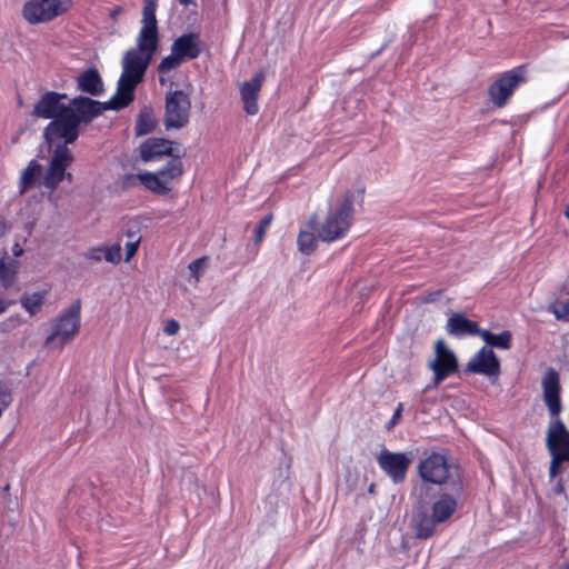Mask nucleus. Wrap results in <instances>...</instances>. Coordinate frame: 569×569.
Returning <instances> with one entry per match:
<instances>
[{"label": "nucleus", "instance_id": "4c0bfd02", "mask_svg": "<svg viewBox=\"0 0 569 569\" xmlns=\"http://www.w3.org/2000/svg\"><path fill=\"white\" fill-rule=\"evenodd\" d=\"M12 402V395L10 389L3 385L0 383V409L3 411L11 405Z\"/></svg>", "mask_w": 569, "mask_h": 569}, {"label": "nucleus", "instance_id": "6e6552de", "mask_svg": "<svg viewBox=\"0 0 569 569\" xmlns=\"http://www.w3.org/2000/svg\"><path fill=\"white\" fill-rule=\"evenodd\" d=\"M547 446L552 453L549 472L555 477L561 461H569V432L561 420L556 419L551 422L547 432Z\"/></svg>", "mask_w": 569, "mask_h": 569}, {"label": "nucleus", "instance_id": "79ce46f5", "mask_svg": "<svg viewBox=\"0 0 569 569\" xmlns=\"http://www.w3.org/2000/svg\"><path fill=\"white\" fill-rule=\"evenodd\" d=\"M14 303V300H7L0 297V315L6 312L7 309Z\"/></svg>", "mask_w": 569, "mask_h": 569}, {"label": "nucleus", "instance_id": "a211bd4d", "mask_svg": "<svg viewBox=\"0 0 569 569\" xmlns=\"http://www.w3.org/2000/svg\"><path fill=\"white\" fill-rule=\"evenodd\" d=\"M63 99H67L66 93H59L56 91L46 92L34 104L31 116L42 119H53L58 117L63 112V109L69 108L61 103V100Z\"/></svg>", "mask_w": 569, "mask_h": 569}, {"label": "nucleus", "instance_id": "2f4dec72", "mask_svg": "<svg viewBox=\"0 0 569 569\" xmlns=\"http://www.w3.org/2000/svg\"><path fill=\"white\" fill-rule=\"evenodd\" d=\"M157 0H144L142 9V26L158 28L156 17Z\"/></svg>", "mask_w": 569, "mask_h": 569}, {"label": "nucleus", "instance_id": "49530a36", "mask_svg": "<svg viewBox=\"0 0 569 569\" xmlns=\"http://www.w3.org/2000/svg\"><path fill=\"white\" fill-rule=\"evenodd\" d=\"M3 233V224H2V220L0 219V236Z\"/></svg>", "mask_w": 569, "mask_h": 569}, {"label": "nucleus", "instance_id": "5701e85b", "mask_svg": "<svg viewBox=\"0 0 569 569\" xmlns=\"http://www.w3.org/2000/svg\"><path fill=\"white\" fill-rule=\"evenodd\" d=\"M137 52L153 59L159 48V30L153 27L142 26L137 37Z\"/></svg>", "mask_w": 569, "mask_h": 569}, {"label": "nucleus", "instance_id": "ea45409f", "mask_svg": "<svg viewBox=\"0 0 569 569\" xmlns=\"http://www.w3.org/2000/svg\"><path fill=\"white\" fill-rule=\"evenodd\" d=\"M179 329H180L179 322L174 319H170L166 322L163 331L169 336H173V335L178 333Z\"/></svg>", "mask_w": 569, "mask_h": 569}, {"label": "nucleus", "instance_id": "f3484780", "mask_svg": "<svg viewBox=\"0 0 569 569\" xmlns=\"http://www.w3.org/2000/svg\"><path fill=\"white\" fill-rule=\"evenodd\" d=\"M419 472L423 480L441 485L449 477L447 459L440 453H432L420 462Z\"/></svg>", "mask_w": 569, "mask_h": 569}, {"label": "nucleus", "instance_id": "a19ab883", "mask_svg": "<svg viewBox=\"0 0 569 569\" xmlns=\"http://www.w3.org/2000/svg\"><path fill=\"white\" fill-rule=\"evenodd\" d=\"M402 409H403V405L399 403L390 422L387 425L388 429H391L393 426H396L399 422V420L401 418Z\"/></svg>", "mask_w": 569, "mask_h": 569}, {"label": "nucleus", "instance_id": "f257e3e1", "mask_svg": "<svg viewBox=\"0 0 569 569\" xmlns=\"http://www.w3.org/2000/svg\"><path fill=\"white\" fill-rule=\"evenodd\" d=\"M152 59L144 57L134 49H129L122 57V72L118 80L116 93L111 97V104L116 108H126L134 99L136 88L143 81Z\"/></svg>", "mask_w": 569, "mask_h": 569}, {"label": "nucleus", "instance_id": "c03bdc74", "mask_svg": "<svg viewBox=\"0 0 569 569\" xmlns=\"http://www.w3.org/2000/svg\"><path fill=\"white\" fill-rule=\"evenodd\" d=\"M120 8L116 9L112 13H111V17L114 18L116 14H118L120 12Z\"/></svg>", "mask_w": 569, "mask_h": 569}, {"label": "nucleus", "instance_id": "ddd939ff", "mask_svg": "<svg viewBox=\"0 0 569 569\" xmlns=\"http://www.w3.org/2000/svg\"><path fill=\"white\" fill-rule=\"evenodd\" d=\"M72 161L73 156L71 154L68 147L57 146L44 177V187L50 190H54L66 178V170L72 163Z\"/></svg>", "mask_w": 569, "mask_h": 569}, {"label": "nucleus", "instance_id": "b1692460", "mask_svg": "<svg viewBox=\"0 0 569 569\" xmlns=\"http://www.w3.org/2000/svg\"><path fill=\"white\" fill-rule=\"evenodd\" d=\"M80 91L91 96H101L104 91L103 82L98 69L89 68L83 71L77 79Z\"/></svg>", "mask_w": 569, "mask_h": 569}, {"label": "nucleus", "instance_id": "c756f323", "mask_svg": "<svg viewBox=\"0 0 569 569\" xmlns=\"http://www.w3.org/2000/svg\"><path fill=\"white\" fill-rule=\"evenodd\" d=\"M47 291L23 293L20 298L21 306L31 315H36L43 305Z\"/></svg>", "mask_w": 569, "mask_h": 569}, {"label": "nucleus", "instance_id": "f03ea898", "mask_svg": "<svg viewBox=\"0 0 569 569\" xmlns=\"http://www.w3.org/2000/svg\"><path fill=\"white\" fill-rule=\"evenodd\" d=\"M182 154L176 152L167 163L156 172L146 171L138 174H127L123 178L126 187H132L137 182L152 193L166 196L171 191L169 183L179 179L183 174Z\"/></svg>", "mask_w": 569, "mask_h": 569}, {"label": "nucleus", "instance_id": "39448f33", "mask_svg": "<svg viewBox=\"0 0 569 569\" xmlns=\"http://www.w3.org/2000/svg\"><path fill=\"white\" fill-rule=\"evenodd\" d=\"M191 116V98L183 90H169L164 98L163 126L167 131L187 127Z\"/></svg>", "mask_w": 569, "mask_h": 569}, {"label": "nucleus", "instance_id": "2eb2a0df", "mask_svg": "<svg viewBox=\"0 0 569 569\" xmlns=\"http://www.w3.org/2000/svg\"><path fill=\"white\" fill-rule=\"evenodd\" d=\"M381 469L392 478L395 482H401L411 463V459L402 452L382 450L378 457Z\"/></svg>", "mask_w": 569, "mask_h": 569}, {"label": "nucleus", "instance_id": "20e7f679", "mask_svg": "<svg viewBox=\"0 0 569 569\" xmlns=\"http://www.w3.org/2000/svg\"><path fill=\"white\" fill-rule=\"evenodd\" d=\"M352 202L346 199L340 206L331 208L323 221L318 223V238L323 242H333L343 238L351 227Z\"/></svg>", "mask_w": 569, "mask_h": 569}, {"label": "nucleus", "instance_id": "6ab92c4d", "mask_svg": "<svg viewBox=\"0 0 569 569\" xmlns=\"http://www.w3.org/2000/svg\"><path fill=\"white\" fill-rule=\"evenodd\" d=\"M541 385L543 391V400L549 409L551 417L556 418L561 411L560 382L558 372L553 369H549L545 373Z\"/></svg>", "mask_w": 569, "mask_h": 569}, {"label": "nucleus", "instance_id": "c9c22d12", "mask_svg": "<svg viewBox=\"0 0 569 569\" xmlns=\"http://www.w3.org/2000/svg\"><path fill=\"white\" fill-rule=\"evenodd\" d=\"M16 271L7 266L3 261L0 262V280L6 289L12 286L14 281Z\"/></svg>", "mask_w": 569, "mask_h": 569}, {"label": "nucleus", "instance_id": "412c9836", "mask_svg": "<svg viewBox=\"0 0 569 569\" xmlns=\"http://www.w3.org/2000/svg\"><path fill=\"white\" fill-rule=\"evenodd\" d=\"M171 51L183 62L197 59L202 51L200 34L198 32H189L179 36L173 40Z\"/></svg>", "mask_w": 569, "mask_h": 569}, {"label": "nucleus", "instance_id": "72a5a7b5", "mask_svg": "<svg viewBox=\"0 0 569 569\" xmlns=\"http://www.w3.org/2000/svg\"><path fill=\"white\" fill-rule=\"evenodd\" d=\"M272 220H273V214L269 213L259 221V223L254 230V242L257 244L262 242Z\"/></svg>", "mask_w": 569, "mask_h": 569}, {"label": "nucleus", "instance_id": "58836bf2", "mask_svg": "<svg viewBox=\"0 0 569 569\" xmlns=\"http://www.w3.org/2000/svg\"><path fill=\"white\" fill-rule=\"evenodd\" d=\"M102 250L103 248L102 247H93V248H90L88 249V251L84 252V257L88 259V260H92V261H100L102 259Z\"/></svg>", "mask_w": 569, "mask_h": 569}, {"label": "nucleus", "instance_id": "7c9ffc66", "mask_svg": "<svg viewBox=\"0 0 569 569\" xmlns=\"http://www.w3.org/2000/svg\"><path fill=\"white\" fill-rule=\"evenodd\" d=\"M181 63H183V61L172 51L169 56L164 57L157 67V72L159 74V82L161 84H163L164 83L163 76L178 69Z\"/></svg>", "mask_w": 569, "mask_h": 569}, {"label": "nucleus", "instance_id": "a18cd8bd", "mask_svg": "<svg viewBox=\"0 0 569 569\" xmlns=\"http://www.w3.org/2000/svg\"><path fill=\"white\" fill-rule=\"evenodd\" d=\"M565 216H566V218L569 219V204L566 207Z\"/></svg>", "mask_w": 569, "mask_h": 569}, {"label": "nucleus", "instance_id": "cd10ccee", "mask_svg": "<svg viewBox=\"0 0 569 569\" xmlns=\"http://www.w3.org/2000/svg\"><path fill=\"white\" fill-rule=\"evenodd\" d=\"M127 237V241L124 243L126 248V261H130L131 258L137 253L138 248L141 243V234H140V226L134 222L130 228H128L124 233Z\"/></svg>", "mask_w": 569, "mask_h": 569}, {"label": "nucleus", "instance_id": "f8f14e48", "mask_svg": "<svg viewBox=\"0 0 569 569\" xmlns=\"http://www.w3.org/2000/svg\"><path fill=\"white\" fill-rule=\"evenodd\" d=\"M111 99L107 102L92 100L91 98L78 96L71 99L69 110H72L78 123H89L100 116L104 110H121L122 108L111 107Z\"/></svg>", "mask_w": 569, "mask_h": 569}, {"label": "nucleus", "instance_id": "7ed1b4c3", "mask_svg": "<svg viewBox=\"0 0 569 569\" xmlns=\"http://www.w3.org/2000/svg\"><path fill=\"white\" fill-rule=\"evenodd\" d=\"M457 509V501L448 493L440 495L430 507L431 515L419 511L413 519L416 537L428 539L436 532V527L450 519Z\"/></svg>", "mask_w": 569, "mask_h": 569}, {"label": "nucleus", "instance_id": "09e8293b", "mask_svg": "<svg viewBox=\"0 0 569 569\" xmlns=\"http://www.w3.org/2000/svg\"><path fill=\"white\" fill-rule=\"evenodd\" d=\"M373 489H375V486H373V485H371V486L369 487V491H370V492H373Z\"/></svg>", "mask_w": 569, "mask_h": 569}, {"label": "nucleus", "instance_id": "de8ad7c7", "mask_svg": "<svg viewBox=\"0 0 569 569\" xmlns=\"http://www.w3.org/2000/svg\"><path fill=\"white\" fill-rule=\"evenodd\" d=\"M66 178L71 181L72 180V174L71 173H66Z\"/></svg>", "mask_w": 569, "mask_h": 569}, {"label": "nucleus", "instance_id": "a878e982", "mask_svg": "<svg viewBox=\"0 0 569 569\" xmlns=\"http://www.w3.org/2000/svg\"><path fill=\"white\" fill-rule=\"evenodd\" d=\"M157 126L158 119L153 109L144 107L136 119L134 133L137 137L149 134L156 130Z\"/></svg>", "mask_w": 569, "mask_h": 569}, {"label": "nucleus", "instance_id": "473e14b6", "mask_svg": "<svg viewBox=\"0 0 569 569\" xmlns=\"http://www.w3.org/2000/svg\"><path fill=\"white\" fill-rule=\"evenodd\" d=\"M548 309L558 320L569 321V300L556 301L551 303Z\"/></svg>", "mask_w": 569, "mask_h": 569}, {"label": "nucleus", "instance_id": "e433bc0d", "mask_svg": "<svg viewBox=\"0 0 569 569\" xmlns=\"http://www.w3.org/2000/svg\"><path fill=\"white\" fill-rule=\"evenodd\" d=\"M207 261L208 257L203 256L189 263L188 269L190 271L191 277L194 278L196 282L199 281L201 271L203 270Z\"/></svg>", "mask_w": 569, "mask_h": 569}, {"label": "nucleus", "instance_id": "aec40b11", "mask_svg": "<svg viewBox=\"0 0 569 569\" xmlns=\"http://www.w3.org/2000/svg\"><path fill=\"white\" fill-rule=\"evenodd\" d=\"M264 80L263 71H258L249 81H244L240 86L241 100L244 111L254 116L259 111L258 98Z\"/></svg>", "mask_w": 569, "mask_h": 569}, {"label": "nucleus", "instance_id": "bb28decb", "mask_svg": "<svg viewBox=\"0 0 569 569\" xmlns=\"http://www.w3.org/2000/svg\"><path fill=\"white\" fill-rule=\"evenodd\" d=\"M42 172V167L36 160H31L23 170L19 181V192L23 194L32 188Z\"/></svg>", "mask_w": 569, "mask_h": 569}, {"label": "nucleus", "instance_id": "1a4fd4ad", "mask_svg": "<svg viewBox=\"0 0 569 569\" xmlns=\"http://www.w3.org/2000/svg\"><path fill=\"white\" fill-rule=\"evenodd\" d=\"M79 123L72 110L63 109V112L53 118L44 129V138L49 144L57 140H63V144L73 143L79 137Z\"/></svg>", "mask_w": 569, "mask_h": 569}, {"label": "nucleus", "instance_id": "f704fd0d", "mask_svg": "<svg viewBox=\"0 0 569 569\" xmlns=\"http://www.w3.org/2000/svg\"><path fill=\"white\" fill-rule=\"evenodd\" d=\"M102 253L106 261L111 263H119L121 261V247L119 243H116L111 247H102Z\"/></svg>", "mask_w": 569, "mask_h": 569}, {"label": "nucleus", "instance_id": "393cba45", "mask_svg": "<svg viewBox=\"0 0 569 569\" xmlns=\"http://www.w3.org/2000/svg\"><path fill=\"white\" fill-rule=\"evenodd\" d=\"M447 331L452 336L480 335L477 322L467 319L461 313H453L447 322Z\"/></svg>", "mask_w": 569, "mask_h": 569}, {"label": "nucleus", "instance_id": "423d86ee", "mask_svg": "<svg viewBox=\"0 0 569 569\" xmlns=\"http://www.w3.org/2000/svg\"><path fill=\"white\" fill-rule=\"evenodd\" d=\"M81 323V301L74 300L71 306L51 320V332L46 339L49 346L58 340L61 346L72 340L79 332Z\"/></svg>", "mask_w": 569, "mask_h": 569}, {"label": "nucleus", "instance_id": "dca6fc26", "mask_svg": "<svg viewBox=\"0 0 569 569\" xmlns=\"http://www.w3.org/2000/svg\"><path fill=\"white\" fill-rule=\"evenodd\" d=\"M466 371L487 377H497L500 373V361L491 348L483 347L467 363Z\"/></svg>", "mask_w": 569, "mask_h": 569}, {"label": "nucleus", "instance_id": "4468645a", "mask_svg": "<svg viewBox=\"0 0 569 569\" xmlns=\"http://www.w3.org/2000/svg\"><path fill=\"white\" fill-rule=\"evenodd\" d=\"M179 143L164 138H148L139 148L140 158L144 162L159 161L163 157H171L178 151Z\"/></svg>", "mask_w": 569, "mask_h": 569}, {"label": "nucleus", "instance_id": "9b49d317", "mask_svg": "<svg viewBox=\"0 0 569 569\" xmlns=\"http://www.w3.org/2000/svg\"><path fill=\"white\" fill-rule=\"evenodd\" d=\"M429 369L435 373V386L458 370V358L443 339L435 343V357L429 361Z\"/></svg>", "mask_w": 569, "mask_h": 569}, {"label": "nucleus", "instance_id": "0eeeda50", "mask_svg": "<svg viewBox=\"0 0 569 569\" xmlns=\"http://www.w3.org/2000/svg\"><path fill=\"white\" fill-rule=\"evenodd\" d=\"M72 0H29L22 7V17L30 24L46 23L64 14Z\"/></svg>", "mask_w": 569, "mask_h": 569}, {"label": "nucleus", "instance_id": "9d476101", "mask_svg": "<svg viewBox=\"0 0 569 569\" xmlns=\"http://www.w3.org/2000/svg\"><path fill=\"white\" fill-rule=\"evenodd\" d=\"M523 82H526V70L523 68L506 72L491 83L488 89L491 102L498 108L505 107L516 88Z\"/></svg>", "mask_w": 569, "mask_h": 569}, {"label": "nucleus", "instance_id": "c85d7f7f", "mask_svg": "<svg viewBox=\"0 0 569 569\" xmlns=\"http://www.w3.org/2000/svg\"><path fill=\"white\" fill-rule=\"evenodd\" d=\"M479 336L482 338V340L487 345H489L491 347H496L499 349H509L510 348L512 335L508 330L502 331L498 335L492 333L488 330H481Z\"/></svg>", "mask_w": 569, "mask_h": 569}, {"label": "nucleus", "instance_id": "37998d69", "mask_svg": "<svg viewBox=\"0 0 569 569\" xmlns=\"http://www.w3.org/2000/svg\"><path fill=\"white\" fill-rule=\"evenodd\" d=\"M179 2L183 6H188L191 2V0H179Z\"/></svg>", "mask_w": 569, "mask_h": 569}, {"label": "nucleus", "instance_id": "4be33fe9", "mask_svg": "<svg viewBox=\"0 0 569 569\" xmlns=\"http://www.w3.org/2000/svg\"><path fill=\"white\" fill-rule=\"evenodd\" d=\"M317 229L318 219L316 214H312L300 229L297 238L298 249L301 253L309 256L316 251L319 240Z\"/></svg>", "mask_w": 569, "mask_h": 569}]
</instances>
